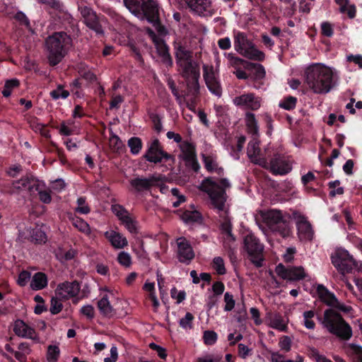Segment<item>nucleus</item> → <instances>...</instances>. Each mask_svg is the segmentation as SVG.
I'll return each instance as SVG.
<instances>
[{
	"mask_svg": "<svg viewBox=\"0 0 362 362\" xmlns=\"http://www.w3.org/2000/svg\"><path fill=\"white\" fill-rule=\"evenodd\" d=\"M305 77L308 87L313 93L325 94L335 86L339 76L334 68L317 63L306 68Z\"/></svg>",
	"mask_w": 362,
	"mask_h": 362,
	"instance_id": "obj_1",
	"label": "nucleus"
},
{
	"mask_svg": "<svg viewBox=\"0 0 362 362\" xmlns=\"http://www.w3.org/2000/svg\"><path fill=\"white\" fill-rule=\"evenodd\" d=\"M175 56L178 71L187 81L188 88L194 93H197L199 90L200 72L198 64L192 59V52L185 47L176 44L175 45Z\"/></svg>",
	"mask_w": 362,
	"mask_h": 362,
	"instance_id": "obj_2",
	"label": "nucleus"
},
{
	"mask_svg": "<svg viewBox=\"0 0 362 362\" xmlns=\"http://www.w3.org/2000/svg\"><path fill=\"white\" fill-rule=\"evenodd\" d=\"M126 8L141 21L151 23L160 34L166 33L159 20V8L156 0H123Z\"/></svg>",
	"mask_w": 362,
	"mask_h": 362,
	"instance_id": "obj_3",
	"label": "nucleus"
},
{
	"mask_svg": "<svg viewBox=\"0 0 362 362\" xmlns=\"http://www.w3.org/2000/svg\"><path fill=\"white\" fill-rule=\"evenodd\" d=\"M230 187L229 181L224 178L219 181V183L212 178H206L200 184L199 188L206 193L209 197L211 206L218 212L226 214V202L227 196L226 189Z\"/></svg>",
	"mask_w": 362,
	"mask_h": 362,
	"instance_id": "obj_4",
	"label": "nucleus"
},
{
	"mask_svg": "<svg viewBox=\"0 0 362 362\" xmlns=\"http://www.w3.org/2000/svg\"><path fill=\"white\" fill-rule=\"evenodd\" d=\"M321 323L329 333L343 340H349L352 336L350 325L336 311L328 309L324 313Z\"/></svg>",
	"mask_w": 362,
	"mask_h": 362,
	"instance_id": "obj_5",
	"label": "nucleus"
},
{
	"mask_svg": "<svg viewBox=\"0 0 362 362\" xmlns=\"http://www.w3.org/2000/svg\"><path fill=\"white\" fill-rule=\"evenodd\" d=\"M257 221H262L273 232L279 234L283 238L291 235L289 224L285 221L282 213L276 209L259 210L255 215Z\"/></svg>",
	"mask_w": 362,
	"mask_h": 362,
	"instance_id": "obj_6",
	"label": "nucleus"
},
{
	"mask_svg": "<svg viewBox=\"0 0 362 362\" xmlns=\"http://www.w3.org/2000/svg\"><path fill=\"white\" fill-rule=\"evenodd\" d=\"M71 38L65 33H55L46 40L48 60L51 65L59 64L66 53V48L71 44Z\"/></svg>",
	"mask_w": 362,
	"mask_h": 362,
	"instance_id": "obj_7",
	"label": "nucleus"
},
{
	"mask_svg": "<svg viewBox=\"0 0 362 362\" xmlns=\"http://www.w3.org/2000/svg\"><path fill=\"white\" fill-rule=\"evenodd\" d=\"M332 262L342 275L359 272L362 270L361 262L356 261L345 249H337L332 256Z\"/></svg>",
	"mask_w": 362,
	"mask_h": 362,
	"instance_id": "obj_8",
	"label": "nucleus"
},
{
	"mask_svg": "<svg viewBox=\"0 0 362 362\" xmlns=\"http://www.w3.org/2000/svg\"><path fill=\"white\" fill-rule=\"evenodd\" d=\"M234 48L242 56L255 61H263L265 54L258 49L255 45L248 40L245 33L237 32L234 35Z\"/></svg>",
	"mask_w": 362,
	"mask_h": 362,
	"instance_id": "obj_9",
	"label": "nucleus"
},
{
	"mask_svg": "<svg viewBox=\"0 0 362 362\" xmlns=\"http://www.w3.org/2000/svg\"><path fill=\"white\" fill-rule=\"evenodd\" d=\"M244 248L247 252L251 261L257 266L262 265V253L264 245L252 233H249L244 238Z\"/></svg>",
	"mask_w": 362,
	"mask_h": 362,
	"instance_id": "obj_10",
	"label": "nucleus"
},
{
	"mask_svg": "<svg viewBox=\"0 0 362 362\" xmlns=\"http://www.w3.org/2000/svg\"><path fill=\"white\" fill-rule=\"evenodd\" d=\"M218 65V59H216V68L211 65L204 64L203 66V77L209 90L220 98L222 95V88L219 80Z\"/></svg>",
	"mask_w": 362,
	"mask_h": 362,
	"instance_id": "obj_11",
	"label": "nucleus"
},
{
	"mask_svg": "<svg viewBox=\"0 0 362 362\" xmlns=\"http://www.w3.org/2000/svg\"><path fill=\"white\" fill-rule=\"evenodd\" d=\"M146 30L149 37L155 45L158 55L160 58V61L167 66H171L173 65V59L169 53L168 47L165 44L164 40L162 38V37L167 35L168 31H166V33L164 35H161L157 31L158 33L157 35L153 30L149 28H148ZM165 30H167L166 28Z\"/></svg>",
	"mask_w": 362,
	"mask_h": 362,
	"instance_id": "obj_12",
	"label": "nucleus"
},
{
	"mask_svg": "<svg viewBox=\"0 0 362 362\" xmlns=\"http://www.w3.org/2000/svg\"><path fill=\"white\" fill-rule=\"evenodd\" d=\"M182 8H189L192 12L202 16H212L214 9L211 0H177Z\"/></svg>",
	"mask_w": 362,
	"mask_h": 362,
	"instance_id": "obj_13",
	"label": "nucleus"
},
{
	"mask_svg": "<svg viewBox=\"0 0 362 362\" xmlns=\"http://www.w3.org/2000/svg\"><path fill=\"white\" fill-rule=\"evenodd\" d=\"M293 218L295 221L298 237L300 241H310L314 238V230L308 221V218L298 212L293 213Z\"/></svg>",
	"mask_w": 362,
	"mask_h": 362,
	"instance_id": "obj_14",
	"label": "nucleus"
},
{
	"mask_svg": "<svg viewBox=\"0 0 362 362\" xmlns=\"http://www.w3.org/2000/svg\"><path fill=\"white\" fill-rule=\"evenodd\" d=\"M233 103L241 109L256 111L262 105V99L255 93H247L235 97Z\"/></svg>",
	"mask_w": 362,
	"mask_h": 362,
	"instance_id": "obj_15",
	"label": "nucleus"
},
{
	"mask_svg": "<svg viewBox=\"0 0 362 362\" xmlns=\"http://www.w3.org/2000/svg\"><path fill=\"white\" fill-rule=\"evenodd\" d=\"M275 272L279 277L290 281H299L306 276V273L302 267L287 268L282 264H279L276 267Z\"/></svg>",
	"mask_w": 362,
	"mask_h": 362,
	"instance_id": "obj_16",
	"label": "nucleus"
},
{
	"mask_svg": "<svg viewBox=\"0 0 362 362\" xmlns=\"http://www.w3.org/2000/svg\"><path fill=\"white\" fill-rule=\"evenodd\" d=\"M80 11L85 24L97 34H103V30L99 23V18L96 13L90 7L86 5H79Z\"/></svg>",
	"mask_w": 362,
	"mask_h": 362,
	"instance_id": "obj_17",
	"label": "nucleus"
},
{
	"mask_svg": "<svg viewBox=\"0 0 362 362\" xmlns=\"http://www.w3.org/2000/svg\"><path fill=\"white\" fill-rule=\"evenodd\" d=\"M102 297L98 301V308L101 315L107 317H112L117 315V311L110 304V299L115 296L112 291L107 288L101 289Z\"/></svg>",
	"mask_w": 362,
	"mask_h": 362,
	"instance_id": "obj_18",
	"label": "nucleus"
},
{
	"mask_svg": "<svg viewBox=\"0 0 362 362\" xmlns=\"http://www.w3.org/2000/svg\"><path fill=\"white\" fill-rule=\"evenodd\" d=\"M144 157L148 161L156 163L161 162L164 158L168 159L169 156L162 150L159 141L156 139L149 144Z\"/></svg>",
	"mask_w": 362,
	"mask_h": 362,
	"instance_id": "obj_19",
	"label": "nucleus"
},
{
	"mask_svg": "<svg viewBox=\"0 0 362 362\" xmlns=\"http://www.w3.org/2000/svg\"><path fill=\"white\" fill-rule=\"evenodd\" d=\"M177 256L180 262L188 264L194 257V252L189 242L184 237L177 238Z\"/></svg>",
	"mask_w": 362,
	"mask_h": 362,
	"instance_id": "obj_20",
	"label": "nucleus"
},
{
	"mask_svg": "<svg viewBox=\"0 0 362 362\" xmlns=\"http://www.w3.org/2000/svg\"><path fill=\"white\" fill-rule=\"evenodd\" d=\"M257 137L258 136H254L249 142L247 149V156L252 163L266 167L267 165V161L261 154L259 142Z\"/></svg>",
	"mask_w": 362,
	"mask_h": 362,
	"instance_id": "obj_21",
	"label": "nucleus"
},
{
	"mask_svg": "<svg viewBox=\"0 0 362 362\" xmlns=\"http://www.w3.org/2000/svg\"><path fill=\"white\" fill-rule=\"evenodd\" d=\"M13 329L18 337L39 342V337L36 334L35 330L22 320H17L14 322Z\"/></svg>",
	"mask_w": 362,
	"mask_h": 362,
	"instance_id": "obj_22",
	"label": "nucleus"
},
{
	"mask_svg": "<svg viewBox=\"0 0 362 362\" xmlns=\"http://www.w3.org/2000/svg\"><path fill=\"white\" fill-rule=\"evenodd\" d=\"M269 168L274 175H286L292 170L290 162L280 155H275L271 160Z\"/></svg>",
	"mask_w": 362,
	"mask_h": 362,
	"instance_id": "obj_23",
	"label": "nucleus"
},
{
	"mask_svg": "<svg viewBox=\"0 0 362 362\" xmlns=\"http://www.w3.org/2000/svg\"><path fill=\"white\" fill-rule=\"evenodd\" d=\"M79 284L76 282H65L59 284L56 289V296L61 299H68L78 295Z\"/></svg>",
	"mask_w": 362,
	"mask_h": 362,
	"instance_id": "obj_24",
	"label": "nucleus"
},
{
	"mask_svg": "<svg viewBox=\"0 0 362 362\" xmlns=\"http://www.w3.org/2000/svg\"><path fill=\"white\" fill-rule=\"evenodd\" d=\"M104 236L115 249H123L128 245L126 237L116 230H107L104 233Z\"/></svg>",
	"mask_w": 362,
	"mask_h": 362,
	"instance_id": "obj_25",
	"label": "nucleus"
},
{
	"mask_svg": "<svg viewBox=\"0 0 362 362\" xmlns=\"http://www.w3.org/2000/svg\"><path fill=\"white\" fill-rule=\"evenodd\" d=\"M158 180L154 176L148 177H136L130 181L131 186L138 192L148 190L156 185Z\"/></svg>",
	"mask_w": 362,
	"mask_h": 362,
	"instance_id": "obj_26",
	"label": "nucleus"
},
{
	"mask_svg": "<svg viewBox=\"0 0 362 362\" xmlns=\"http://www.w3.org/2000/svg\"><path fill=\"white\" fill-rule=\"evenodd\" d=\"M38 181L29 179L28 177L21 178L12 183L13 192H20L23 191L31 192L35 189Z\"/></svg>",
	"mask_w": 362,
	"mask_h": 362,
	"instance_id": "obj_27",
	"label": "nucleus"
},
{
	"mask_svg": "<svg viewBox=\"0 0 362 362\" xmlns=\"http://www.w3.org/2000/svg\"><path fill=\"white\" fill-rule=\"evenodd\" d=\"M317 293L319 298L329 306H337L338 300L334 293H331L328 289L322 284L317 286Z\"/></svg>",
	"mask_w": 362,
	"mask_h": 362,
	"instance_id": "obj_28",
	"label": "nucleus"
},
{
	"mask_svg": "<svg viewBox=\"0 0 362 362\" xmlns=\"http://www.w3.org/2000/svg\"><path fill=\"white\" fill-rule=\"evenodd\" d=\"M180 157L185 161L194 164L195 163V149L192 144L184 141L180 144Z\"/></svg>",
	"mask_w": 362,
	"mask_h": 362,
	"instance_id": "obj_29",
	"label": "nucleus"
},
{
	"mask_svg": "<svg viewBox=\"0 0 362 362\" xmlns=\"http://www.w3.org/2000/svg\"><path fill=\"white\" fill-rule=\"evenodd\" d=\"M221 230L224 240V246L230 248L232 247L231 244L235 242V238L231 233V224L228 218H225L221 223Z\"/></svg>",
	"mask_w": 362,
	"mask_h": 362,
	"instance_id": "obj_30",
	"label": "nucleus"
},
{
	"mask_svg": "<svg viewBox=\"0 0 362 362\" xmlns=\"http://www.w3.org/2000/svg\"><path fill=\"white\" fill-rule=\"evenodd\" d=\"M30 288L34 291L43 289L47 286V277L42 272L35 273L30 280Z\"/></svg>",
	"mask_w": 362,
	"mask_h": 362,
	"instance_id": "obj_31",
	"label": "nucleus"
},
{
	"mask_svg": "<svg viewBox=\"0 0 362 362\" xmlns=\"http://www.w3.org/2000/svg\"><path fill=\"white\" fill-rule=\"evenodd\" d=\"M180 218L184 223L188 225L201 223L202 222L201 214L196 210H187L181 214Z\"/></svg>",
	"mask_w": 362,
	"mask_h": 362,
	"instance_id": "obj_32",
	"label": "nucleus"
},
{
	"mask_svg": "<svg viewBox=\"0 0 362 362\" xmlns=\"http://www.w3.org/2000/svg\"><path fill=\"white\" fill-rule=\"evenodd\" d=\"M59 132L61 135L71 136L77 134L79 132L78 127L73 120H67L61 123L59 127Z\"/></svg>",
	"mask_w": 362,
	"mask_h": 362,
	"instance_id": "obj_33",
	"label": "nucleus"
},
{
	"mask_svg": "<svg viewBox=\"0 0 362 362\" xmlns=\"http://www.w3.org/2000/svg\"><path fill=\"white\" fill-rule=\"evenodd\" d=\"M69 219L72 225L80 232L86 235H90L91 234V228L89 224L83 219L78 216H71Z\"/></svg>",
	"mask_w": 362,
	"mask_h": 362,
	"instance_id": "obj_34",
	"label": "nucleus"
},
{
	"mask_svg": "<svg viewBox=\"0 0 362 362\" xmlns=\"http://www.w3.org/2000/svg\"><path fill=\"white\" fill-rule=\"evenodd\" d=\"M245 122L247 130L253 136H259V127L255 115L252 112H246Z\"/></svg>",
	"mask_w": 362,
	"mask_h": 362,
	"instance_id": "obj_35",
	"label": "nucleus"
},
{
	"mask_svg": "<svg viewBox=\"0 0 362 362\" xmlns=\"http://www.w3.org/2000/svg\"><path fill=\"white\" fill-rule=\"evenodd\" d=\"M76 255V251L72 248L65 250L62 247H58L54 250L56 258L62 262L74 259Z\"/></svg>",
	"mask_w": 362,
	"mask_h": 362,
	"instance_id": "obj_36",
	"label": "nucleus"
},
{
	"mask_svg": "<svg viewBox=\"0 0 362 362\" xmlns=\"http://www.w3.org/2000/svg\"><path fill=\"white\" fill-rule=\"evenodd\" d=\"M347 354L354 362H362V346L356 344H349L346 347Z\"/></svg>",
	"mask_w": 362,
	"mask_h": 362,
	"instance_id": "obj_37",
	"label": "nucleus"
},
{
	"mask_svg": "<svg viewBox=\"0 0 362 362\" xmlns=\"http://www.w3.org/2000/svg\"><path fill=\"white\" fill-rule=\"evenodd\" d=\"M269 327L281 332L286 331L287 328L285 321L279 315L271 316L269 319Z\"/></svg>",
	"mask_w": 362,
	"mask_h": 362,
	"instance_id": "obj_38",
	"label": "nucleus"
},
{
	"mask_svg": "<svg viewBox=\"0 0 362 362\" xmlns=\"http://www.w3.org/2000/svg\"><path fill=\"white\" fill-rule=\"evenodd\" d=\"M315 315V312L311 310L303 312L302 323L306 329L313 330L315 328V322L314 321Z\"/></svg>",
	"mask_w": 362,
	"mask_h": 362,
	"instance_id": "obj_39",
	"label": "nucleus"
},
{
	"mask_svg": "<svg viewBox=\"0 0 362 362\" xmlns=\"http://www.w3.org/2000/svg\"><path fill=\"white\" fill-rule=\"evenodd\" d=\"M202 158L205 168L209 172H216L219 170L216 156L214 155L202 154Z\"/></svg>",
	"mask_w": 362,
	"mask_h": 362,
	"instance_id": "obj_40",
	"label": "nucleus"
},
{
	"mask_svg": "<svg viewBox=\"0 0 362 362\" xmlns=\"http://www.w3.org/2000/svg\"><path fill=\"white\" fill-rule=\"evenodd\" d=\"M35 185L36 187L35 188V190L38 192L40 201L45 204L50 203L52 201V197L49 192L47 189H44L45 184L42 182L38 181L37 184Z\"/></svg>",
	"mask_w": 362,
	"mask_h": 362,
	"instance_id": "obj_41",
	"label": "nucleus"
},
{
	"mask_svg": "<svg viewBox=\"0 0 362 362\" xmlns=\"http://www.w3.org/2000/svg\"><path fill=\"white\" fill-rule=\"evenodd\" d=\"M112 212L117 217L120 222L130 216L127 210L122 205L115 204L111 206Z\"/></svg>",
	"mask_w": 362,
	"mask_h": 362,
	"instance_id": "obj_42",
	"label": "nucleus"
},
{
	"mask_svg": "<svg viewBox=\"0 0 362 362\" xmlns=\"http://www.w3.org/2000/svg\"><path fill=\"white\" fill-rule=\"evenodd\" d=\"M60 355V349L58 345H49L47 347V360L48 362H57Z\"/></svg>",
	"mask_w": 362,
	"mask_h": 362,
	"instance_id": "obj_43",
	"label": "nucleus"
},
{
	"mask_svg": "<svg viewBox=\"0 0 362 362\" xmlns=\"http://www.w3.org/2000/svg\"><path fill=\"white\" fill-rule=\"evenodd\" d=\"M30 238L33 242L36 243H45L47 240V235L41 228H33L30 232Z\"/></svg>",
	"mask_w": 362,
	"mask_h": 362,
	"instance_id": "obj_44",
	"label": "nucleus"
},
{
	"mask_svg": "<svg viewBox=\"0 0 362 362\" xmlns=\"http://www.w3.org/2000/svg\"><path fill=\"white\" fill-rule=\"evenodd\" d=\"M117 260L121 266L125 268H129L132 264L130 254L125 251H121L118 253Z\"/></svg>",
	"mask_w": 362,
	"mask_h": 362,
	"instance_id": "obj_45",
	"label": "nucleus"
},
{
	"mask_svg": "<svg viewBox=\"0 0 362 362\" xmlns=\"http://www.w3.org/2000/svg\"><path fill=\"white\" fill-rule=\"evenodd\" d=\"M50 95L54 100L66 99L69 95V92L64 90L62 85H58L57 88L50 92Z\"/></svg>",
	"mask_w": 362,
	"mask_h": 362,
	"instance_id": "obj_46",
	"label": "nucleus"
},
{
	"mask_svg": "<svg viewBox=\"0 0 362 362\" xmlns=\"http://www.w3.org/2000/svg\"><path fill=\"white\" fill-rule=\"evenodd\" d=\"M212 267L219 275H223L226 273L224 260L221 257H216L214 258Z\"/></svg>",
	"mask_w": 362,
	"mask_h": 362,
	"instance_id": "obj_47",
	"label": "nucleus"
},
{
	"mask_svg": "<svg viewBox=\"0 0 362 362\" xmlns=\"http://www.w3.org/2000/svg\"><path fill=\"white\" fill-rule=\"evenodd\" d=\"M128 146L131 153L134 155H137L142 148V143L139 138L132 137L128 141Z\"/></svg>",
	"mask_w": 362,
	"mask_h": 362,
	"instance_id": "obj_48",
	"label": "nucleus"
},
{
	"mask_svg": "<svg viewBox=\"0 0 362 362\" xmlns=\"http://www.w3.org/2000/svg\"><path fill=\"white\" fill-rule=\"evenodd\" d=\"M77 206L75 208V211L80 214H88L90 213V209L88 205L86 198L79 197L76 201Z\"/></svg>",
	"mask_w": 362,
	"mask_h": 362,
	"instance_id": "obj_49",
	"label": "nucleus"
},
{
	"mask_svg": "<svg viewBox=\"0 0 362 362\" xmlns=\"http://www.w3.org/2000/svg\"><path fill=\"white\" fill-rule=\"evenodd\" d=\"M110 146L114 151H119L124 148V144L119 137L116 134H112L109 140Z\"/></svg>",
	"mask_w": 362,
	"mask_h": 362,
	"instance_id": "obj_50",
	"label": "nucleus"
},
{
	"mask_svg": "<svg viewBox=\"0 0 362 362\" xmlns=\"http://www.w3.org/2000/svg\"><path fill=\"white\" fill-rule=\"evenodd\" d=\"M124 226L126 229L132 234L138 233V227L136 222L129 216L123 221L121 222Z\"/></svg>",
	"mask_w": 362,
	"mask_h": 362,
	"instance_id": "obj_51",
	"label": "nucleus"
},
{
	"mask_svg": "<svg viewBox=\"0 0 362 362\" xmlns=\"http://www.w3.org/2000/svg\"><path fill=\"white\" fill-rule=\"evenodd\" d=\"M297 99L295 97L289 96L279 103V106L285 110H293L296 105Z\"/></svg>",
	"mask_w": 362,
	"mask_h": 362,
	"instance_id": "obj_52",
	"label": "nucleus"
},
{
	"mask_svg": "<svg viewBox=\"0 0 362 362\" xmlns=\"http://www.w3.org/2000/svg\"><path fill=\"white\" fill-rule=\"evenodd\" d=\"M194 316L190 313H187L184 317L181 318L179 321L180 326L185 329H191L192 327V321Z\"/></svg>",
	"mask_w": 362,
	"mask_h": 362,
	"instance_id": "obj_53",
	"label": "nucleus"
},
{
	"mask_svg": "<svg viewBox=\"0 0 362 362\" xmlns=\"http://www.w3.org/2000/svg\"><path fill=\"white\" fill-rule=\"evenodd\" d=\"M224 302H225V306H224V310L226 312L231 311L234 308L235 305V301L233 298V296L230 294L228 292H226L224 294Z\"/></svg>",
	"mask_w": 362,
	"mask_h": 362,
	"instance_id": "obj_54",
	"label": "nucleus"
},
{
	"mask_svg": "<svg viewBox=\"0 0 362 362\" xmlns=\"http://www.w3.org/2000/svg\"><path fill=\"white\" fill-rule=\"evenodd\" d=\"M80 313L85 316L88 320H92L95 317V309L91 305H84L81 308Z\"/></svg>",
	"mask_w": 362,
	"mask_h": 362,
	"instance_id": "obj_55",
	"label": "nucleus"
},
{
	"mask_svg": "<svg viewBox=\"0 0 362 362\" xmlns=\"http://www.w3.org/2000/svg\"><path fill=\"white\" fill-rule=\"evenodd\" d=\"M203 338L206 344L212 345L215 344L217 340V334L214 331H205Z\"/></svg>",
	"mask_w": 362,
	"mask_h": 362,
	"instance_id": "obj_56",
	"label": "nucleus"
},
{
	"mask_svg": "<svg viewBox=\"0 0 362 362\" xmlns=\"http://www.w3.org/2000/svg\"><path fill=\"white\" fill-rule=\"evenodd\" d=\"M224 55L228 59L229 64L235 68L242 65L244 62L243 59L235 57L232 53H225Z\"/></svg>",
	"mask_w": 362,
	"mask_h": 362,
	"instance_id": "obj_57",
	"label": "nucleus"
},
{
	"mask_svg": "<svg viewBox=\"0 0 362 362\" xmlns=\"http://www.w3.org/2000/svg\"><path fill=\"white\" fill-rule=\"evenodd\" d=\"M171 193L173 197L176 198V200L172 202L173 206L176 208L180 206L182 202H185V197L183 195L180 194V192L177 188H173Z\"/></svg>",
	"mask_w": 362,
	"mask_h": 362,
	"instance_id": "obj_58",
	"label": "nucleus"
},
{
	"mask_svg": "<svg viewBox=\"0 0 362 362\" xmlns=\"http://www.w3.org/2000/svg\"><path fill=\"white\" fill-rule=\"evenodd\" d=\"M31 274L29 272L23 271L18 275V284L21 286H25L31 280Z\"/></svg>",
	"mask_w": 362,
	"mask_h": 362,
	"instance_id": "obj_59",
	"label": "nucleus"
},
{
	"mask_svg": "<svg viewBox=\"0 0 362 362\" xmlns=\"http://www.w3.org/2000/svg\"><path fill=\"white\" fill-rule=\"evenodd\" d=\"M329 187L332 189L329 192L331 197H334L337 194H342L344 189L342 187H338L339 185V180H334L329 183Z\"/></svg>",
	"mask_w": 362,
	"mask_h": 362,
	"instance_id": "obj_60",
	"label": "nucleus"
},
{
	"mask_svg": "<svg viewBox=\"0 0 362 362\" xmlns=\"http://www.w3.org/2000/svg\"><path fill=\"white\" fill-rule=\"evenodd\" d=\"M58 297L52 298L51 300V305L49 310L52 314H57L59 313L62 309V303L60 302V300H58Z\"/></svg>",
	"mask_w": 362,
	"mask_h": 362,
	"instance_id": "obj_61",
	"label": "nucleus"
},
{
	"mask_svg": "<svg viewBox=\"0 0 362 362\" xmlns=\"http://www.w3.org/2000/svg\"><path fill=\"white\" fill-rule=\"evenodd\" d=\"M279 345L282 351L286 352L289 351L291 348V340L290 337L288 336H284L282 338H281Z\"/></svg>",
	"mask_w": 362,
	"mask_h": 362,
	"instance_id": "obj_62",
	"label": "nucleus"
},
{
	"mask_svg": "<svg viewBox=\"0 0 362 362\" xmlns=\"http://www.w3.org/2000/svg\"><path fill=\"white\" fill-rule=\"evenodd\" d=\"M310 357L315 361V362H332L325 356L320 355L319 351L315 349H310Z\"/></svg>",
	"mask_w": 362,
	"mask_h": 362,
	"instance_id": "obj_63",
	"label": "nucleus"
},
{
	"mask_svg": "<svg viewBox=\"0 0 362 362\" xmlns=\"http://www.w3.org/2000/svg\"><path fill=\"white\" fill-rule=\"evenodd\" d=\"M221 358L218 356L206 355L199 357L195 362H220Z\"/></svg>",
	"mask_w": 362,
	"mask_h": 362,
	"instance_id": "obj_64",
	"label": "nucleus"
}]
</instances>
